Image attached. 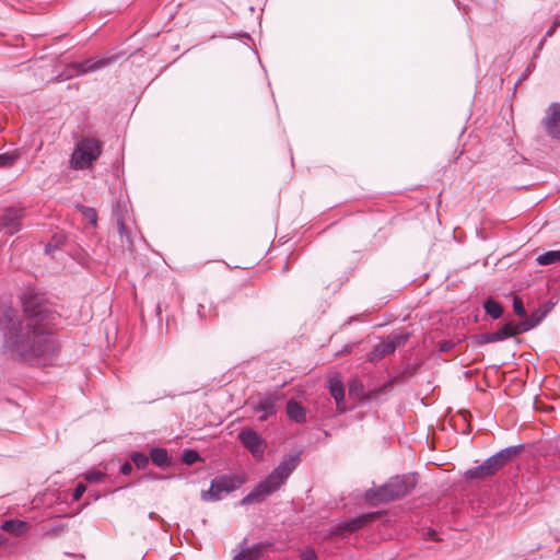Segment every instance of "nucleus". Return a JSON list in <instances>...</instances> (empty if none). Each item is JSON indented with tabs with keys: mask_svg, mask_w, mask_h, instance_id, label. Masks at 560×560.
<instances>
[{
	"mask_svg": "<svg viewBox=\"0 0 560 560\" xmlns=\"http://www.w3.org/2000/svg\"><path fill=\"white\" fill-rule=\"evenodd\" d=\"M482 307L488 316L492 319H498L503 314L502 305L492 298H488L483 301Z\"/></svg>",
	"mask_w": 560,
	"mask_h": 560,
	"instance_id": "4be33fe9",
	"label": "nucleus"
},
{
	"mask_svg": "<svg viewBox=\"0 0 560 560\" xmlns=\"http://www.w3.org/2000/svg\"><path fill=\"white\" fill-rule=\"evenodd\" d=\"M393 387V381H388L381 386L365 389L363 383L354 377L351 378L348 383V393L349 396L353 399H357L361 402H370L373 400H377L381 395L387 394Z\"/></svg>",
	"mask_w": 560,
	"mask_h": 560,
	"instance_id": "423d86ee",
	"label": "nucleus"
},
{
	"mask_svg": "<svg viewBox=\"0 0 560 560\" xmlns=\"http://www.w3.org/2000/svg\"><path fill=\"white\" fill-rule=\"evenodd\" d=\"M30 528V525L25 521L21 520H8L4 521L1 525V529L14 535V536H22L27 533Z\"/></svg>",
	"mask_w": 560,
	"mask_h": 560,
	"instance_id": "a211bd4d",
	"label": "nucleus"
},
{
	"mask_svg": "<svg viewBox=\"0 0 560 560\" xmlns=\"http://www.w3.org/2000/svg\"><path fill=\"white\" fill-rule=\"evenodd\" d=\"M551 311V306L548 304H545L542 307L536 310L532 313V315L528 317H525L521 323L514 324L515 330L518 334L526 332L535 327H537L544 318L547 316V314Z\"/></svg>",
	"mask_w": 560,
	"mask_h": 560,
	"instance_id": "f8f14e48",
	"label": "nucleus"
},
{
	"mask_svg": "<svg viewBox=\"0 0 560 560\" xmlns=\"http://www.w3.org/2000/svg\"><path fill=\"white\" fill-rule=\"evenodd\" d=\"M246 478L240 474H224L217 476L211 480L210 488L201 491V500L205 502H215L222 499L223 493H230L237 490Z\"/></svg>",
	"mask_w": 560,
	"mask_h": 560,
	"instance_id": "39448f33",
	"label": "nucleus"
},
{
	"mask_svg": "<svg viewBox=\"0 0 560 560\" xmlns=\"http://www.w3.org/2000/svg\"><path fill=\"white\" fill-rule=\"evenodd\" d=\"M62 243L61 237L55 236L51 242H49L45 247V253L50 254L52 250L57 249Z\"/></svg>",
	"mask_w": 560,
	"mask_h": 560,
	"instance_id": "f704fd0d",
	"label": "nucleus"
},
{
	"mask_svg": "<svg viewBox=\"0 0 560 560\" xmlns=\"http://www.w3.org/2000/svg\"><path fill=\"white\" fill-rule=\"evenodd\" d=\"M523 445L505 447L485 460L490 474L493 476L506 464L513 460L521 452Z\"/></svg>",
	"mask_w": 560,
	"mask_h": 560,
	"instance_id": "1a4fd4ad",
	"label": "nucleus"
},
{
	"mask_svg": "<svg viewBox=\"0 0 560 560\" xmlns=\"http://www.w3.org/2000/svg\"><path fill=\"white\" fill-rule=\"evenodd\" d=\"M4 539L2 538V536H0V546L3 544Z\"/></svg>",
	"mask_w": 560,
	"mask_h": 560,
	"instance_id": "58836bf2",
	"label": "nucleus"
},
{
	"mask_svg": "<svg viewBox=\"0 0 560 560\" xmlns=\"http://www.w3.org/2000/svg\"><path fill=\"white\" fill-rule=\"evenodd\" d=\"M541 124L549 137L560 140V104L552 103L546 109Z\"/></svg>",
	"mask_w": 560,
	"mask_h": 560,
	"instance_id": "9d476101",
	"label": "nucleus"
},
{
	"mask_svg": "<svg viewBox=\"0 0 560 560\" xmlns=\"http://www.w3.org/2000/svg\"><path fill=\"white\" fill-rule=\"evenodd\" d=\"M300 560H318L316 551L312 547H305L299 551Z\"/></svg>",
	"mask_w": 560,
	"mask_h": 560,
	"instance_id": "473e14b6",
	"label": "nucleus"
},
{
	"mask_svg": "<svg viewBox=\"0 0 560 560\" xmlns=\"http://www.w3.org/2000/svg\"><path fill=\"white\" fill-rule=\"evenodd\" d=\"M300 453L289 454L283 457L279 465L242 500L241 505H249L262 501L275 493L285 483L287 479L300 464Z\"/></svg>",
	"mask_w": 560,
	"mask_h": 560,
	"instance_id": "f03ea898",
	"label": "nucleus"
},
{
	"mask_svg": "<svg viewBox=\"0 0 560 560\" xmlns=\"http://www.w3.org/2000/svg\"><path fill=\"white\" fill-rule=\"evenodd\" d=\"M517 332L515 330L514 324L506 323L504 326H502L497 331H489V332H482L477 335L476 343L478 346H483L486 343H492V342H499L506 340L508 338L516 336Z\"/></svg>",
	"mask_w": 560,
	"mask_h": 560,
	"instance_id": "9b49d317",
	"label": "nucleus"
},
{
	"mask_svg": "<svg viewBox=\"0 0 560 560\" xmlns=\"http://www.w3.org/2000/svg\"><path fill=\"white\" fill-rule=\"evenodd\" d=\"M115 60V57L109 58H101L97 60L86 59L79 63V72L89 73L96 70H100L108 65H110Z\"/></svg>",
	"mask_w": 560,
	"mask_h": 560,
	"instance_id": "f3484780",
	"label": "nucleus"
},
{
	"mask_svg": "<svg viewBox=\"0 0 560 560\" xmlns=\"http://www.w3.org/2000/svg\"><path fill=\"white\" fill-rule=\"evenodd\" d=\"M285 411H287L288 417L292 421H294L296 423L306 422V410L295 399L292 398L287 402Z\"/></svg>",
	"mask_w": 560,
	"mask_h": 560,
	"instance_id": "dca6fc26",
	"label": "nucleus"
},
{
	"mask_svg": "<svg viewBox=\"0 0 560 560\" xmlns=\"http://www.w3.org/2000/svg\"><path fill=\"white\" fill-rule=\"evenodd\" d=\"M182 460L187 465H192L202 460V458L196 450H185L182 454Z\"/></svg>",
	"mask_w": 560,
	"mask_h": 560,
	"instance_id": "bb28decb",
	"label": "nucleus"
},
{
	"mask_svg": "<svg viewBox=\"0 0 560 560\" xmlns=\"http://www.w3.org/2000/svg\"><path fill=\"white\" fill-rule=\"evenodd\" d=\"M328 389L331 397L335 399L337 411L343 413L347 410L345 405V386L342 381L337 377H330L328 380Z\"/></svg>",
	"mask_w": 560,
	"mask_h": 560,
	"instance_id": "4468645a",
	"label": "nucleus"
},
{
	"mask_svg": "<svg viewBox=\"0 0 560 560\" xmlns=\"http://www.w3.org/2000/svg\"><path fill=\"white\" fill-rule=\"evenodd\" d=\"M536 262L539 266H549L560 262V250H548L539 254L536 257Z\"/></svg>",
	"mask_w": 560,
	"mask_h": 560,
	"instance_id": "b1692460",
	"label": "nucleus"
},
{
	"mask_svg": "<svg viewBox=\"0 0 560 560\" xmlns=\"http://www.w3.org/2000/svg\"><path fill=\"white\" fill-rule=\"evenodd\" d=\"M268 547L265 542H257L249 547H244L232 560H259L262 551Z\"/></svg>",
	"mask_w": 560,
	"mask_h": 560,
	"instance_id": "2eb2a0df",
	"label": "nucleus"
},
{
	"mask_svg": "<svg viewBox=\"0 0 560 560\" xmlns=\"http://www.w3.org/2000/svg\"><path fill=\"white\" fill-rule=\"evenodd\" d=\"M24 208L10 207L0 215V231L13 235L21 230Z\"/></svg>",
	"mask_w": 560,
	"mask_h": 560,
	"instance_id": "6e6552de",
	"label": "nucleus"
},
{
	"mask_svg": "<svg viewBox=\"0 0 560 560\" xmlns=\"http://www.w3.org/2000/svg\"><path fill=\"white\" fill-rule=\"evenodd\" d=\"M488 466L485 462L480 465L469 468L465 471L464 477L468 480H483L491 477Z\"/></svg>",
	"mask_w": 560,
	"mask_h": 560,
	"instance_id": "aec40b11",
	"label": "nucleus"
},
{
	"mask_svg": "<svg viewBox=\"0 0 560 560\" xmlns=\"http://www.w3.org/2000/svg\"><path fill=\"white\" fill-rule=\"evenodd\" d=\"M19 155L16 153H1L0 154V167L11 166L16 160Z\"/></svg>",
	"mask_w": 560,
	"mask_h": 560,
	"instance_id": "c756f323",
	"label": "nucleus"
},
{
	"mask_svg": "<svg viewBox=\"0 0 560 560\" xmlns=\"http://www.w3.org/2000/svg\"><path fill=\"white\" fill-rule=\"evenodd\" d=\"M85 490H86V487L84 483H78L72 493V500L79 501L82 498V495L84 494Z\"/></svg>",
	"mask_w": 560,
	"mask_h": 560,
	"instance_id": "c9c22d12",
	"label": "nucleus"
},
{
	"mask_svg": "<svg viewBox=\"0 0 560 560\" xmlns=\"http://www.w3.org/2000/svg\"><path fill=\"white\" fill-rule=\"evenodd\" d=\"M559 26H560V16H559V15H556V16H555V19H553V21H552L551 26L549 27V30L546 32V34H545V36H544V38H542V39L540 40V43L538 44V47H537L538 49H541V48H542V46H544V44H545V39H546L547 37H551V36L555 34L556 30H557Z\"/></svg>",
	"mask_w": 560,
	"mask_h": 560,
	"instance_id": "c85d7f7f",
	"label": "nucleus"
},
{
	"mask_svg": "<svg viewBox=\"0 0 560 560\" xmlns=\"http://www.w3.org/2000/svg\"><path fill=\"white\" fill-rule=\"evenodd\" d=\"M408 338H409V334H405V332L393 334V335L387 337V339L389 341L395 343V349H397L398 347L405 345V342L408 340Z\"/></svg>",
	"mask_w": 560,
	"mask_h": 560,
	"instance_id": "7c9ffc66",
	"label": "nucleus"
},
{
	"mask_svg": "<svg viewBox=\"0 0 560 560\" xmlns=\"http://www.w3.org/2000/svg\"><path fill=\"white\" fill-rule=\"evenodd\" d=\"M23 306L25 324L22 323L16 310L7 307L1 312L3 346L26 361L45 364L58 348V342L49 329L56 324L57 313L49 303L37 295L25 298Z\"/></svg>",
	"mask_w": 560,
	"mask_h": 560,
	"instance_id": "f257e3e1",
	"label": "nucleus"
},
{
	"mask_svg": "<svg viewBox=\"0 0 560 560\" xmlns=\"http://www.w3.org/2000/svg\"><path fill=\"white\" fill-rule=\"evenodd\" d=\"M279 395L276 393H268L259 398L257 405L254 407L256 412H261L259 416L260 421L267 420L270 416L277 413V402Z\"/></svg>",
	"mask_w": 560,
	"mask_h": 560,
	"instance_id": "ddd939ff",
	"label": "nucleus"
},
{
	"mask_svg": "<svg viewBox=\"0 0 560 560\" xmlns=\"http://www.w3.org/2000/svg\"><path fill=\"white\" fill-rule=\"evenodd\" d=\"M372 518L371 514H363L354 518L349 520L345 528L349 532H354L363 527Z\"/></svg>",
	"mask_w": 560,
	"mask_h": 560,
	"instance_id": "393cba45",
	"label": "nucleus"
},
{
	"mask_svg": "<svg viewBox=\"0 0 560 560\" xmlns=\"http://www.w3.org/2000/svg\"><path fill=\"white\" fill-rule=\"evenodd\" d=\"M85 481L91 483H98L105 480V474L100 470H90L83 474Z\"/></svg>",
	"mask_w": 560,
	"mask_h": 560,
	"instance_id": "cd10ccee",
	"label": "nucleus"
},
{
	"mask_svg": "<svg viewBox=\"0 0 560 560\" xmlns=\"http://www.w3.org/2000/svg\"><path fill=\"white\" fill-rule=\"evenodd\" d=\"M154 465L163 467L170 464V457L166 448L154 447L150 452V457Z\"/></svg>",
	"mask_w": 560,
	"mask_h": 560,
	"instance_id": "5701e85b",
	"label": "nucleus"
},
{
	"mask_svg": "<svg viewBox=\"0 0 560 560\" xmlns=\"http://www.w3.org/2000/svg\"><path fill=\"white\" fill-rule=\"evenodd\" d=\"M417 485L415 474L396 476L377 489L365 491V500L373 505L386 503L407 495Z\"/></svg>",
	"mask_w": 560,
	"mask_h": 560,
	"instance_id": "7ed1b4c3",
	"label": "nucleus"
},
{
	"mask_svg": "<svg viewBox=\"0 0 560 560\" xmlns=\"http://www.w3.org/2000/svg\"><path fill=\"white\" fill-rule=\"evenodd\" d=\"M513 308H514V312L517 316H520L521 318H525L527 317V312L524 307V304H523V301L521 298L518 296H514L513 299Z\"/></svg>",
	"mask_w": 560,
	"mask_h": 560,
	"instance_id": "2f4dec72",
	"label": "nucleus"
},
{
	"mask_svg": "<svg viewBox=\"0 0 560 560\" xmlns=\"http://www.w3.org/2000/svg\"><path fill=\"white\" fill-rule=\"evenodd\" d=\"M132 471V464L129 462L124 463L120 466V472L125 476H129Z\"/></svg>",
	"mask_w": 560,
	"mask_h": 560,
	"instance_id": "e433bc0d",
	"label": "nucleus"
},
{
	"mask_svg": "<svg viewBox=\"0 0 560 560\" xmlns=\"http://www.w3.org/2000/svg\"><path fill=\"white\" fill-rule=\"evenodd\" d=\"M102 153L101 142L93 137L81 138L71 154L70 166L73 170H84L90 167Z\"/></svg>",
	"mask_w": 560,
	"mask_h": 560,
	"instance_id": "20e7f679",
	"label": "nucleus"
},
{
	"mask_svg": "<svg viewBox=\"0 0 560 560\" xmlns=\"http://www.w3.org/2000/svg\"><path fill=\"white\" fill-rule=\"evenodd\" d=\"M117 228H118V235L121 241V246L126 247L129 250H132L133 244L130 236V233L128 231L127 225L125 224L124 218L121 214H117Z\"/></svg>",
	"mask_w": 560,
	"mask_h": 560,
	"instance_id": "412c9836",
	"label": "nucleus"
},
{
	"mask_svg": "<svg viewBox=\"0 0 560 560\" xmlns=\"http://www.w3.org/2000/svg\"><path fill=\"white\" fill-rule=\"evenodd\" d=\"M130 459L138 469H145L150 462L149 456L141 452H133Z\"/></svg>",
	"mask_w": 560,
	"mask_h": 560,
	"instance_id": "a878e982",
	"label": "nucleus"
},
{
	"mask_svg": "<svg viewBox=\"0 0 560 560\" xmlns=\"http://www.w3.org/2000/svg\"><path fill=\"white\" fill-rule=\"evenodd\" d=\"M395 343L389 341L387 338L375 345L370 353V360L376 361L395 351Z\"/></svg>",
	"mask_w": 560,
	"mask_h": 560,
	"instance_id": "6ab92c4d",
	"label": "nucleus"
},
{
	"mask_svg": "<svg viewBox=\"0 0 560 560\" xmlns=\"http://www.w3.org/2000/svg\"><path fill=\"white\" fill-rule=\"evenodd\" d=\"M237 438L256 459L262 458L266 443L256 431L245 428L238 432Z\"/></svg>",
	"mask_w": 560,
	"mask_h": 560,
	"instance_id": "0eeeda50",
	"label": "nucleus"
},
{
	"mask_svg": "<svg viewBox=\"0 0 560 560\" xmlns=\"http://www.w3.org/2000/svg\"><path fill=\"white\" fill-rule=\"evenodd\" d=\"M151 478H152V479H154V480H156V479H160L161 477H159V476L154 475V476H152Z\"/></svg>",
	"mask_w": 560,
	"mask_h": 560,
	"instance_id": "4c0bfd02",
	"label": "nucleus"
},
{
	"mask_svg": "<svg viewBox=\"0 0 560 560\" xmlns=\"http://www.w3.org/2000/svg\"><path fill=\"white\" fill-rule=\"evenodd\" d=\"M79 209L82 211L83 215L92 223L95 224L97 220V213L93 208L84 207V206H78Z\"/></svg>",
	"mask_w": 560,
	"mask_h": 560,
	"instance_id": "72a5a7b5",
	"label": "nucleus"
}]
</instances>
